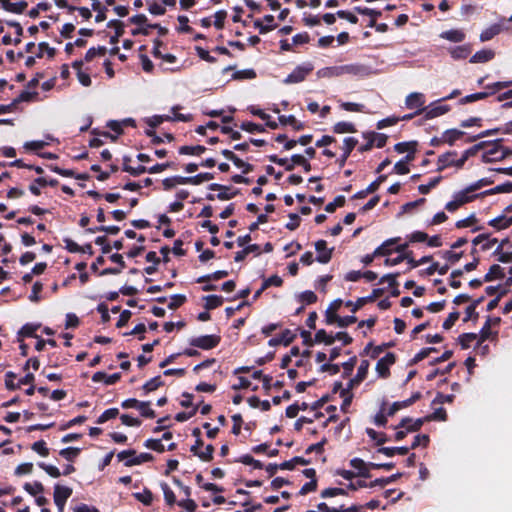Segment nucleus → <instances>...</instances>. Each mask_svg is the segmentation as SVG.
Segmentation results:
<instances>
[{
  "instance_id": "obj_32",
  "label": "nucleus",
  "mask_w": 512,
  "mask_h": 512,
  "mask_svg": "<svg viewBox=\"0 0 512 512\" xmlns=\"http://www.w3.org/2000/svg\"><path fill=\"white\" fill-rule=\"evenodd\" d=\"M65 247L70 252H83L88 253L89 255H93V248L91 244H86L85 246H79L75 241L71 239H65Z\"/></svg>"
},
{
  "instance_id": "obj_29",
  "label": "nucleus",
  "mask_w": 512,
  "mask_h": 512,
  "mask_svg": "<svg viewBox=\"0 0 512 512\" xmlns=\"http://www.w3.org/2000/svg\"><path fill=\"white\" fill-rule=\"evenodd\" d=\"M278 120L281 125H290L295 131H301L305 128L304 123L298 121L294 115H280Z\"/></svg>"
},
{
  "instance_id": "obj_30",
  "label": "nucleus",
  "mask_w": 512,
  "mask_h": 512,
  "mask_svg": "<svg viewBox=\"0 0 512 512\" xmlns=\"http://www.w3.org/2000/svg\"><path fill=\"white\" fill-rule=\"evenodd\" d=\"M0 4L6 11L17 14L22 13L27 7V3L25 1L12 3L10 0H0Z\"/></svg>"
},
{
  "instance_id": "obj_20",
  "label": "nucleus",
  "mask_w": 512,
  "mask_h": 512,
  "mask_svg": "<svg viewBox=\"0 0 512 512\" xmlns=\"http://www.w3.org/2000/svg\"><path fill=\"white\" fill-rule=\"evenodd\" d=\"M425 103L424 95L422 93L413 92L405 99L406 107L409 109H422Z\"/></svg>"
},
{
  "instance_id": "obj_18",
  "label": "nucleus",
  "mask_w": 512,
  "mask_h": 512,
  "mask_svg": "<svg viewBox=\"0 0 512 512\" xmlns=\"http://www.w3.org/2000/svg\"><path fill=\"white\" fill-rule=\"evenodd\" d=\"M400 241V237H394L385 240L380 246L374 250V255L389 256L393 252V246Z\"/></svg>"
},
{
  "instance_id": "obj_24",
  "label": "nucleus",
  "mask_w": 512,
  "mask_h": 512,
  "mask_svg": "<svg viewBox=\"0 0 512 512\" xmlns=\"http://www.w3.org/2000/svg\"><path fill=\"white\" fill-rule=\"evenodd\" d=\"M495 57V52L491 49H482L477 51L469 60L470 63H486Z\"/></svg>"
},
{
  "instance_id": "obj_41",
  "label": "nucleus",
  "mask_w": 512,
  "mask_h": 512,
  "mask_svg": "<svg viewBox=\"0 0 512 512\" xmlns=\"http://www.w3.org/2000/svg\"><path fill=\"white\" fill-rule=\"evenodd\" d=\"M332 131L336 134H344V133H355L357 132L356 126L351 122H337L332 127Z\"/></svg>"
},
{
  "instance_id": "obj_6",
  "label": "nucleus",
  "mask_w": 512,
  "mask_h": 512,
  "mask_svg": "<svg viewBox=\"0 0 512 512\" xmlns=\"http://www.w3.org/2000/svg\"><path fill=\"white\" fill-rule=\"evenodd\" d=\"M72 68L76 71L78 81L85 87H89L92 84L91 72L93 68L91 66H84V61H74Z\"/></svg>"
},
{
  "instance_id": "obj_5",
  "label": "nucleus",
  "mask_w": 512,
  "mask_h": 512,
  "mask_svg": "<svg viewBox=\"0 0 512 512\" xmlns=\"http://www.w3.org/2000/svg\"><path fill=\"white\" fill-rule=\"evenodd\" d=\"M485 148L486 151L482 155L483 163H492L500 161L499 155L501 154V143L503 139H496L494 141H489Z\"/></svg>"
},
{
  "instance_id": "obj_53",
  "label": "nucleus",
  "mask_w": 512,
  "mask_h": 512,
  "mask_svg": "<svg viewBox=\"0 0 512 512\" xmlns=\"http://www.w3.org/2000/svg\"><path fill=\"white\" fill-rule=\"evenodd\" d=\"M354 11L360 15L369 16L370 18L376 19L379 18L382 13L380 10H376L373 8L356 6L354 7Z\"/></svg>"
},
{
  "instance_id": "obj_25",
  "label": "nucleus",
  "mask_w": 512,
  "mask_h": 512,
  "mask_svg": "<svg viewBox=\"0 0 512 512\" xmlns=\"http://www.w3.org/2000/svg\"><path fill=\"white\" fill-rule=\"evenodd\" d=\"M440 37L454 43H460L465 40L466 34L460 29H450L442 32Z\"/></svg>"
},
{
  "instance_id": "obj_28",
  "label": "nucleus",
  "mask_w": 512,
  "mask_h": 512,
  "mask_svg": "<svg viewBox=\"0 0 512 512\" xmlns=\"http://www.w3.org/2000/svg\"><path fill=\"white\" fill-rule=\"evenodd\" d=\"M110 258L112 262L119 264V267L103 269L101 272H98L99 275L118 274L125 267V262L121 254L115 253Z\"/></svg>"
},
{
  "instance_id": "obj_37",
  "label": "nucleus",
  "mask_w": 512,
  "mask_h": 512,
  "mask_svg": "<svg viewBox=\"0 0 512 512\" xmlns=\"http://www.w3.org/2000/svg\"><path fill=\"white\" fill-rule=\"evenodd\" d=\"M402 475L403 474L401 472H397L395 474H392L389 477L377 478V479L369 482V488H373L375 486L385 487L386 485L397 481L399 478L402 477Z\"/></svg>"
},
{
  "instance_id": "obj_55",
  "label": "nucleus",
  "mask_w": 512,
  "mask_h": 512,
  "mask_svg": "<svg viewBox=\"0 0 512 512\" xmlns=\"http://www.w3.org/2000/svg\"><path fill=\"white\" fill-rule=\"evenodd\" d=\"M236 462H240L245 465H252L254 469H262L264 466L261 461L254 459L250 454L240 456Z\"/></svg>"
},
{
  "instance_id": "obj_13",
  "label": "nucleus",
  "mask_w": 512,
  "mask_h": 512,
  "mask_svg": "<svg viewBox=\"0 0 512 512\" xmlns=\"http://www.w3.org/2000/svg\"><path fill=\"white\" fill-rule=\"evenodd\" d=\"M349 464L352 468L357 470V472H355L357 474V477H362V478H370L371 477L370 462H365L363 459L355 457L350 460Z\"/></svg>"
},
{
  "instance_id": "obj_21",
  "label": "nucleus",
  "mask_w": 512,
  "mask_h": 512,
  "mask_svg": "<svg viewBox=\"0 0 512 512\" xmlns=\"http://www.w3.org/2000/svg\"><path fill=\"white\" fill-rule=\"evenodd\" d=\"M400 273H389L380 278L379 283L388 282L389 287L391 288V296L392 297H398L400 295V290L398 289V282L397 278L399 277Z\"/></svg>"
},
{
  "instance_id": "obj_59",
  "label": "nucleus",
  "mask_w": 512,
  "mask_h": 512,
  "mask_svg": "<svg viewBox=\"0 0 512 512\" xmlns=\"http://www.w3.org/2000/svg\"><path fill=\"white\" fill-rule=\"evenodd\" d=\"M340 108L348 112H366L365 105L360 103L341 102Z\"/></svg>"
},
{
  "instance_id": "obj_27",
  "label": "nucleus",
  "mask_w": 512,
  "mask_h": 512,
  "mask_svg": "<svg viewBox=\"0 0 512 512\" xmlns=\"http://www.w3.org/2000/svg\"><path fill=\"white\" fill-rule=\"evenodd\" d=\"M504 277V269L498 264H493L490 266L488 272L484 275V281L491 282L496 279H503Z\"/></svg>"
},
{
  "instance_id": "obj_51",
  "label": "nucleus",
  "mask_w": 512,
  "mask_h": 512,
  "mask_svg": "<svg viewBox=\"0 0 512 512\" xmlns=\"http://www.w3.org/2000/svg\"><path fill=\"white\" fill-rule=\"evenodd\" d=\"M334 336L327 334L324 329H320L316 332L314 341L316 343H324L325 345H332L335 342Z\"/></svg>"
},
{
  "instance_id": "obj_60",
  "label": "nucleus",
  "mask_w": 512,
  "mask_h": 512,
  "mask_svg": "<svg viewBox=\"0 0 512 512\" xmlns=\"http://www.w3.org/2000/svg\"><path fill=\"white\" fill-rule=\"evenodd\" d=\"M317 299H318L317 295L311 290H306V291L300 293L298 296V300L301 303L306 304V305L316 303Z\"/></svg>"
},
{
  "instance_id": "obj_63",
  "label": "nucleus",
  "mask_w": 512,
  "mask_h": 512,
  "mask_svg": "<svg viewBox=\"0 0 512 512\" xmlns=\"http://www.w3.org/2000/svg\"><path fill=\"white\" fill-rule=\"evenodd\" d=\"M186 301H187V298L185 295L174 294L170 297V302L168 304V308L171 310H176L177 308L181 307Z\"/></svg>"
},
{
  "instance_id": "obj_19",
  "label": "nucleus",
  "mask_w": 512,
  "mask_h": 512,
  "mask_svg": "<svg viewBox=\"0 0 512 512\" xmlns=\"http://www.w3.org/2000/svg\"><path fill=\"white\" fill-rule=\"evenodd\" d=\"M472 52L471 44H463L449 49V54L454 60L466 59Z\"/></svg>"
},
{
  "instance_id": "obj_2",
  "label": "nucleus",
  "mask_w": 512,
  "mask_h": 512,
  "mask_svg": "<svg viewBox=\"0 0 512 512\" xmlns=\"http://www.w3.org/2000/svg\"><path fill=\"white\" fill-rule=\"evenodd\" d=\"M221 337L219 335H202L190 340V345L203 350H211L219 345Z\"/></svg>"
},
{
  "instance_id": "obj_3",
  "label": "nucleus",
  "mask_w": 512,
  "mask_h": 512,
  "mask_svg": "<svg viewBox=\"0 0 512 512\" xmlns=\"http://www.w3.org/2000/svg\"><path fill=\"white\" fill-rule=\"evenodd\" d=\"M106 127L109 128L115 134L113 135L110 132L98 130V147H100L104 143L100 139L101 137H103L104 139H110L111 141L115 142L118 139V137L124 133V130L121 125V121L109 120L106 123Z\"/></svg>"
},
{
  "instance_id": "obj_45",
  "label": "nucleus",
  "mask_w": 512,
  "mask_h": 512,
  "mask_svg": "<svg viewBox=\"0 0 512 512\" xmlns=\"http://www.w3.org/2000/svg\"><path fill=\"white\" fill-rule=\"evenodd\" d=\"M184 180H185L184 176H172V177H168V178H165L164 180H162V185H163L164 190H171L176 185H186V181H184Z\"/></svg>"
},
{
  "instance_id": "obj_23",
  "label": "nucleus",
  "mask_w": 512,
  "mask_h": 512,
  "mask_svg": "<svg viewBox=\"0 0 512 512\" xmlns=\"http://www.w3.org/2000/svg\"><path fill=\"white\" fill-rule=\"evenodd\" d=\"M474 191H468V186L463 189L462 191L455 194L454 198L457 199V201L460 203V205H464L466 203L472 202L473 200L477 198L485 197V195H481V193L478 194H472Z\"/></svg>"
},
{
  "instance_id": "obj_38",
  "label": "nucleus",
  "mask_w": 512,
  "mask_h": 512,
  "mask_svg": "<svg viewBox=\"0 0 512 512\" xmlns=\"http://www.w3.org/2000/svg\"><path fill=\"white\" fill-rule=\"evenodd\" d=\"M203 300H205L204 308L208 311L220 307L224 302V299L222 296L214 295V294L204 296Z\"/></svg>"
},
{
  "instance_id": "obj_35",
  "label": "nucleus",
  "mask_w": 512,
  "mask_h": 512,
  "mask_svg": "<svg viewBox=\"0 0 512 512\" xmlns=\"http://www.w3.org/2000/svg\"><path fill=\"white\" fill-rule=\"evenodd\" d=\"M206 151V147L203 145H195V146H180L178 149V153L180 155H191V156H200Z\"/></svg>"
},
{
  "instance_id": "obj_12",
  "label": "nucleus",
  "mask_w": 512,
  "mask_h": 512,
  "mask_svg": "<svg viewBox=\"0 0 512 512\" xmlns=\"http://www.w3.org/2000/svg\"><path fill=\"white\" fill-rule=\"evenodd\" d=\"M501 323L500 317H491L488 316L483 327L479 333L478 345L481 346L483 342H485L491 335V327L498 326Z\"/></svg>"
},
{
  "instance_id": "obj_11",
  "label": "nucleus",
  "mask_w": 512,
  "mask_h": 512,
  "mask_svg": "<svg viewBox=\"0 0 512 512\" xmlns=\"http://www.w3.org/2000/svg\"><path fill=\"white\" fill-rule=\"evenodd\" d=\"M315 249L318 252L316 261L326 264L331 260L334 248H327V242L325 240H318L315 243Z\"/></svg>"
},
{
  "instance_id": "obj_14",
  "label": "nucleus",
  "mask_w": 512,
  "mask_h": 512,
  "mask_svg": "<svg viewBox=\"0 0 512 512\" xmlns=\"http://www.w3.org/2000/svg\"><path fill=\"white\" fill-rule=\"evenodd\" d=\"M425 422H427L425 417L418 418L415 421H413V419L410 417H405L400 421L398 425L394 427V429L398 430L401 428H405L407 429L408 432H417L421 429Z\"/></svg>"
},
{
  "instance_id": "obj_56",
  "label": "nucleus",
  "mask_w": 512,
  "mask_h": 512,
  "mask_svg": "<svg viewBox=\"0 0 512 512\" xmlns=\"http://www.w3.org/2000/svg\"><path fill=\"white\" fill-rule=\"evenodd\" d=\"M427 422L429 421H446L447 420V412L445 408L439 407L435 409V411L427 416H425Z\"/></svg>"
},
{
  "instance_id": "obj_58",
  "label": "nucleus",
  "mask_w": 512,
  "mask_h": 512,
  "mask_svg": "<svg viewBox=\"0 0 512 512\" xmlns=\"http://www.w3.org/2000/svg\"><path fill=\"white\" fill-rule=\"evenodd\" d=\"M456 363L455 362H451L449 363L444 369H434L432 372H430L427 376H426V380L427 381H432L436 378L437 375H445V374H448L452 371V369L455 367Z\"/></svg>"
},
{
  "instance_id": "obj_8",
  "label": "nucleus",
  "mask_w": 512,
  "mask_h": 512,
  "mask_svg": "<svg viewBox=\"0 0 512 512\" xmlns=\"http://www.w3.org/2000/svg\"><path fill=\"white\" fill-rule=\"evenodd\" d=\"M72 489L67 486L55 485L54 487V503L59 512H64V506L67 499L71 496Z\"/></svg>"
},
{
  "instance_id": "obj_48",
  "label": "nucleus",
  "mask_w": 512,
  "mask_h": 512,
  "mask_svg": "<svg viewBox=\"0 0 512 512\" xmlns=\"http://www.w3.org/2000/svg\"><path fill=\"white\" fill-rule=\"evenodd\" d=\"M133 496L146 506H150L153 502V493L148 488H144L143 492L134 493Z\"/></svg>"
},
{
  "instance_id": "obj_31",
  "label": "nucleus",
  "mask_w": 512,
  "mask_h": 512,
  "mask_svg": "<svg viewBox=\"0 0 512 512\" xmlns=\"http://www.w3.org/2000/svg\"><path fill=\"white\" fill-rule=\"evenodd\" d=\"M154 460V456L150 453H140L139 455H134L132 458H129L125 461L124 465L127 467H132L135 465H140L145 462H151Z\"/></svg>"
},
{
  "instance_id": "obj_46",
  "label": "nucleus",
  "mask_w": 512,
  "mask_h": 512,
  "mask_svg": "<svg viewBox=\"0 0 512 512\" xmlns=\"http://www.w3.org/2000/svg\"><path fill=\"white\" fill-rule=\"evenodd\" d=\"M490 95H493V92H477L470 95H466L465 97H462L459 100V104L464 105L478 100H483L489 97Z\"/></svg>"
},
{
  "instance_id": "obj_44",
  "label": "nucleus",
  "mask_w": 512,
  "mask_h": 512,
  "mask_svg": "<svg viewBox=\"0 0 512 512\" xmlns=\"http://www.w3.org/2000/svg\"><path fill=\"white\" fill-rule=\"evenodd\" d=\"M370 136L371 140L374 141V146L377 148H383L388 140V136L383 133L367 132L363 133V137Z\"/></svg>"
},
{
  "instance_id": "obj_33",
  "label": "nucleus",
  "mask_w": 512,
  "mask_h": 512,
  "mask_svg": "<svg viewBox=\"0 0 512 512\" xmlns=\"http://www.w3.org/2000/svg\"><path fill=\"white\" fill-rule=\"evenodd\" d=\"M310 464V460L305 459L301 456H295L288 461H284L279 464V468L281 470H293L296 465H308Z\"/></svg>"
},
{
  "instance_id": "obj_43",
  "label": "nucleus",
  "mask_w": 512,
  "mask_h": 512,
  "mask_svg": "<svg viewBox=\"0 0 512 512\" xmlns=\"http://www.w3.org/2000/svg\"><path fill=\"white\" fill-rule=\"evenodd\" d=\"M160 487L163 491L165 503L169 506L177 504L176 496L169 485L166 482H161Z\"/></svg>"
},
{
  "instance_id": "obj_1",
  "label": "nucleus",
  "mask_w": 512,
  "mask_h": 512,
  "mask_svg": "<svg viewBox=\"0 0 512 512\" xmlns=\"http://www.w3.org/2000/svg\"><path fill=\"white\" fill-rule=\"evenodd\" d=\"M488 141L479 142L470 148L466 149L461 156H457L456 151H448L446 153L441 154L437 160V171L441 172L448 167L455 166L457 169L463 168L465 162L470 158L475 156L480 150L485 149V146L488 144Z\"/></svg>"
},
{
  "instance_id": "obj_16",
  "label": "nucleus",
  "mask_w": 512,
  "mask_h": 512,
  "mask_svg": "<svg viewBox=\"0 0 512 512\" xmlns=\"http://www.w3.org/2000/svg\"><path fill=\"white\" fill-rule=\"evenodd\" d=\"M296 338V335L289 329H285L278 337L271 338L268 345L271 347L283 344L284 346L290 345Z\"/></svg>"
},
{
  "instance_id": "obj_10",
  "label": "nucleus",
  "mask_w": 512,
  "mask_h": 512,
  "mask_svg": "<svg viewBox=\"0 0 512 512\" xmlns=\"http://www.w3.org/2000/svg\"><path fill=\"white\" fill-rule=\"evenodd\" d=\"M208 189L211 191H219V193L217 194V199L221 201L230 200L234 198L236 195H238L240 192L239 189H234L232 191L231 187L218 183H211L208 186Z\"/></svg>"
},
{
  "instance_id": "obj_61",
  "label": "nucleus",
  "mask_w": 512,
  "mask_h": 512,
  "mask_svg": "<svg viewBox=\"0 0 512 512\" xmlns=\"http://www.w3.org/2000/svg\"><path fill=\"white\" fill-rule=\"evenodd\" d=\"M144 446L148 449L154 450L158 453H163L165 451V447L162 444V439H147L144 442Z\"/></svg>"
},
{
  "instance_id": "obj_17",
  "label": "nucleus",
  "mask_w": 512,
  "mask_h": 512,
  "mask_svg": "<svg viewBox=\"0 0 512 512\" xmlns=\"http://www.w3.org/2000/svg\"><path fill=\"white\" fill-rule=\"evenodd\" d=\"M498 242L497 238H490V234H479L472 240L473 246L481 244V250L487 251L491 249Z\"/></svg>"
},
{
  "instance_id": "obj_36",
  "label": "nucleus",
  "mask_w": 512,
  "mask_h": 512,
  "mask_svg": "<svg viewBox=\"0 0 512 512\" xmlns=\"http://www.w3.org/2000/svg\"><path fill=\"white\" fill-rule=\"evenodd\" d=\"M410 448L406 446L401 447H380L377 450V453H381L386 455L387 457H393L396 454L399 455H407L409 453Z\"/></svg>"
},
{
  "instance_id": "obj_40",
  "label": "nucleus",
  "mask_w": 512,
  "mask_h": 512,
  "mask_svg": "<svg viewBox=\"0 0 512 512\" xmlns=\"http://www.w3.org/2000/svg\"><path fill=\"white\" fill-rule=\"evenodd\" d=\"M512 192V181H507L503 184L497 185L491 189L481 192V195L490 196L498 193H511Z\"/></svg>"
},
{
  "instance_id": "obj_39",
  "label": "nucleus",
  "mask_w": 512,
  "mask_h": 512,
  "mask_svg": "<svg viewBox=\"0 0 512 512\" xmlns=\"http://www.w3.org/2000/svg\"><path fill=\"white\" fill-rule=\"evenodd\" d=\"M213 178H214V175L212 173L202 172V173H199V174H197L195 176L185 177L184 181H186V184L200 185L201 183H203L205 181L212 180Z\"/></svg>"
},
{
  "instance_id": "obj_50",
  "label": "nucleus",
  "mask_w": 512,
  "mask_h": 512,
  "mask_svg": "<svg viewBox=\"0 0 512 512\" xmlns=\"http://www.w3.org/2000/svg\"><path fill=\"white\" fill-rule=\"evenodd\" d=\"M320 495L322 498H331V497H336L339 495L347 496L348 492L344 488L329 487V488L322 490Z\"/></svg>"
},
{
  "instance_id": "obj_47",
  "label": "nucleus",
  "mask_w": 512,
  "mask_h": 512,
  "mask_svg": "<svg viewBox=\"0 0 512 512\" xmlns=\"http://www.w3.org/2000/svg\"><path fill=\"white\" fill-rule=\"evenodd\" d=\"M163 385H164V382H163L161 376L158 375V376L153 377L149 381H147L143 385L142 388H143L145 394H148V393L158 389L159 387H162Z\"/></svg>"
},
{
  "instance_id": "obj_54",
  "label": "nucleus",
  "mask_w": 512,
  "mask_h": 512,
  "mask_svg": "<svg viewBox=\"0 0 512 512\" xmlns=\"http://www.w3.org/2000/svg\"><path fill=\"white\" fill-rule=\"evenodd\" d=\"M443 177L442 176H437V177H434L432 179H430V181L428 182V184H421L418 186V191L421 193V194H428L433 188H435L441 181H442Z\"/></svg>"
},
{
  "instance_id": "obj_9",
  "label": "nucleus",
  "mask_w": 512,
  "mask_h": 512,
  "mask_svg": "<svg viewBox=\"0 0 512 512\" xmlns=\"http://www.w3.org/2000/svg\"><path fill=\"white\" fill-rule=\"evenodd\" d=\"M451 110V107L449 105H434L431 104L427 107H424L422 109H419L415 112V114H422L424 113V118L426 120L433 119L438 116L444 115L447 112Z\"/></svg>"
},
{
  "instance_id": "obj_4",
  "label": "nucleus",
  "mask_w": 512,
  "mask_h": 512,
  "mask_svg": "<svg viewBox=\"0 0 512 512\" xmlns=\"http://www.w3.org/2000/svg\"><path fill=\"white\" fill-rule=\"evenodd\" d=\"M314 67L311 63H305L297 66L285 79V84L300 83L313 71Z\"/></svg>"
},
{
  "instance_id": "obj_15",
  "label": "nucleus",
  "mask_w": 512,
  "mask_h": 512,
  "mask_svg": "<svg viewBox=\"0 0 512 512\" xmlns=\"http://www.w3.org/2000/svg\"><path fill=\"white\" fill-rule=\"evenodd\" d=\"M358 140L354 137H346L343 141V154L338 159V163L340 167H343L350 156L351 152L354 150V148L357 146Z\"/></svg>"
},
{
  "instance_id": "obj_26",
  "label": "nucleus",
  "mask_w": 512,
  "mask_h": 512,
  "mask_svg": "<svg viewBox=\"0 0 512 512\" xmlns=\"http://www.w3.org/2000/svg\"><path fill=\"white\" fill-rule=\"evenodd\" d=\"M489 226L494 227L497 230H503L512 225V216L507 217L505 214H502L494 219H491L488 222Z\"/></svg>"
},
{
  "instance_id": "obj_7",
  "label": "nucleus",
  "mask_w": 512,
  "mask_h": 512,
  "mask_svg": "<svg viewBox=\"0 0 512 512\" xmlns=\"http://www.w3.org/2000/svg\"><path fill=\"white\" fill-rule=\"evenodd\" d=\"M396 355L388 352L384 357L380 358L376 364V372L380 378H388L390 376V366L395 364Z\"/></svg>"
},
{
  "instance_id": "obj_64",
  "label": "nucleus",
  "mask_w": 512,
  "mask_h": 512,
  "mask_svg": "<svg viewBox=\"0 0 512 512\" xmlns=\"http://www.w3.org/2000/svg\"><path fill=\"white\" fill-rule=\"evenodd\" d=\"M138 410L140 411V414L145 418L153 419L156 417L155 411L150 408L149 401H141Z\"/></svg>"
},
{
  "instance_id": "obj_42",
  "label": "nucleus",
  "mask_w": 512,
  "mask_h": 512,
  "mask_svg": "<svg viewBox=\"0 0 512 512\" xmlns=\"http://www.w3.org/2000/svg\"><path fill=\"white\" fill-rule=\"evenodd\" d=\"M228 276V271L226 270H218L211 274L200 276L196 279V283H206L210 281H217L223 279Z\"/></svg>"
},
{
  "instance_id": "obj_57",
  "label": "nucleus",
  "mask_w": 512,
  "mask_h": 512,
  "mask_svg": "<svg viewBox=\"0 0 512 512\" xmlns=\"http://www.w3.org/2000/svg\"><path fill=\"white\" fill-rule=\"evenodd\" d=\"M170 115H154L146 119V123L150 128H156L163 122H169Z\"/></svg>"
},
{
  "instance_id": "obj_49",
  "label": "nucleus",
  "mask_w": 512,
  "mask_h": 512,
  "mask_svg": "<svg viewBox=\"0 0 512 512\" xmlns=\"http://www.w3.org/2000/svg\"><path fill=\"white\" fill-rule=\"evenodd\" d=\"M478 338L476 333H463L458 337V343L460 344L462 349H468L471 346V343Z\"/></svg>"
},
{
  "instance_id": "obj_34",
  "label": "nucleus",
  "mask_w": 512,
  "mask_h": 512,
  "mask_svg": "<svg viewBox=\"0 0 512 512\" xmlns=\"http://www.w3.org/2000/svg\"><path fill=\"white\" fill-rule=\"evenodd\" d=\"M502 31V26L500 24H493L488 28L484 29L480 34V41L486 42L493 39Z\"/></svg>"
},
{
  "instance_id": "obj_22",
  "label": "nucleus",
  "mask_w": 512,
  "mask_h": 512,
  "mask_svg": "<svg viewBox=\"0 0 512 512\" xmlns=\"http://www.w3.org/2000/svg\"><path fill=\"white\" fill-rule=\"evenodd\" d=\"M464 135V131L452 128L444 131L442 133V136L440 137V140L449 145H453L457 140L461 139Z\"/></svg>"
},
{
  "instance_id": "obj_52",
  "label": "nucleus",
  "mask_w": 512,
  "mask_h": 512,
  "mask_svg": "<svg viewBox=\"0 0 512 512\" xmlns=\"http://www.w3.org/2000/svg\"><path fill=\"white\" fill-rule=\"evenodd\" d=\"M240 128L248 133H264L266 131L265 126L249 121L242 122Z\"/></svg>"
},
{
  "instance_id": "obj_62",
  "label": "nucleus",
  "mask_w": 512,
  "mask_h": 512,
  "mask_svg": "<svg viewBox=\"0 0 512 512\" xmlns=\"http://www.w3.org/2000/svg\"><path fill=\"white\" fill-rule=\"evenodd\" d=\"M356 364L357 357L355 355L349 358L346 362L342 363L341 366L343 368V378H347L352 374Z\"/></svg>"
}]
</instances>
